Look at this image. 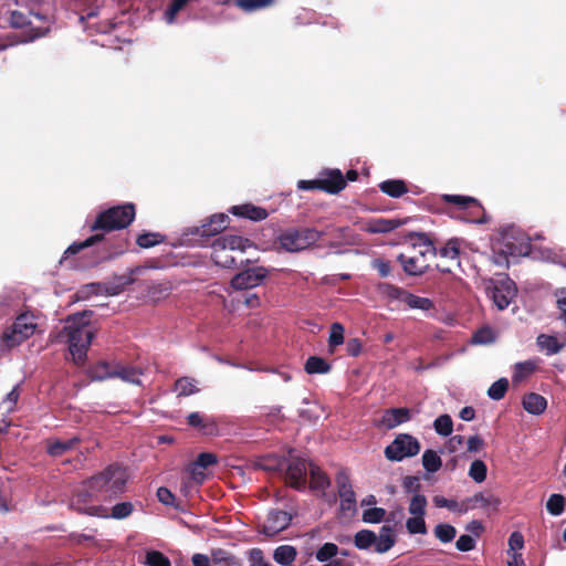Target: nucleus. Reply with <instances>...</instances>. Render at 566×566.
Here are the masks:
<instances>
[{
  "label": "nucleus",
  "instance_id": "nucleus-1",
  "mask_svg": "<svg viewBox=\"0 0 566 566\" xmlns=\"http://www.w3.org/2000/svg\"><path fill=\"white\" fill-rule=\"evenodd\" d=\"M91 315V312H82L70 316L59 334L61 342L69 344L70 354L76 365H82L86 359L88 346L94 337L93 327L90 325Z\"/></svg>",
  "mask_w": 566,
  "mask_h": 566
},
{
  "label": "nucleus",
  "instance_id": "nucleus-2",
  "mask_svg": "<svg viewBox=\"0 0 566 566\" xmlns=\"http://www.w3.org/2000/svg\"><path fill=\"white\" fill-rule=\"evenodd\" d=\"M128 480V470L122 464L112 463L91 476V485L98 501L108 502L125 493Z\"/></svg>",
  "mask_w": 566,
  "mask_h": 566
},
{
  "label": "nucleus",
  "instance_id": "nucleus-3",
  "mask_svg": "<svg viewBox=\"0 0 566 566\" xmlns=\"http://www.w3.org/2000/svg\"><path fill=\"white\" fill-rule=\"evenodd\" d=\"M410 238L415 241L408 252L400 253L397 260L408 275H422L429 269V255H437V248L426 233H412Z\"/></svg>",
  "mask_w": 566,
  "mask_h": 566
},
{
  "label": "nucleus",
  "instance_id": "nucleus-4",
  "mask_svg": "<svg viewBox=\"0 0 566 566\" xmlns=\"http://www.w3.org/2000/svg\"><path fill=\"white\" fill-rule=\"evenodd\" d=\"M252 244L250 239L240 235H222L213 241L211 258L218 266L224 269H235L238 264L247 265L250 263V260L241 258L238 261L235 254H242Z\"/></svg>",
  "mask_w": 566,
  "mask_h": 566
},
{
  "label": "nucleus",
  "instance_id": "nucleus-5",
  "mask_svg": "<svg viewBox=\"0 0 566 566\" xmlns=\"http://www.w3.org/2000/svg\"><path fill=\"white\" fill-rule=\"evenodd\" d=\"M31 14L44 24H35L27 14L19 10L9 11L8 24L13 29L23 30L21 34H14V43H29L45 36L50 32V19L40 13Z\"/></svg>",
  "mask_w": 566,
  "mask_h": 566
},
{
  "label": "nucleus",
  "instance_id": "nucleus-6",
  "mask_svg": "<svg viewBox=\"0 0 566 566\" xmlns=\"http://www.w3.org/2000/svg\"><path fill=\"white\" fill-rule=\"evenodd\" d=\"M136 208L134 203H124L111 207L99 212L91 224V231H114L127 228L135 219Z\"/></svg>",
  "mask_w": 566,
  "mask_h": 566
},
{
  "label": "nucleus",
  "instance_id": "nucleus-7",
  "mask_svg": "<svg viewBox=\"0 0 566 566\" xmlns=\"http://www.w3.org/2000/svg\"><path fill=\"white\" fill-rule=\"evenodd\" d=\"M441 201L452 205L455 209L454 217L473 223H485V210L482 203L474 197L462 195H442Z\"/></svg>",
  "mask_w": 566,
  "mask_h": 566
},
{
  "label": "nucleus",
  "instance_id": "nucleus-8",
  "mask_svg": "<svg viewBox=\"0 0 566 566\" xmlns=\"http://www.w3.org/2000/svg\"><path fill=\"white\" fill-rule=\"evenodd\" d=\"M441 201L452 205L455 209L454 217L473 223H485V210L482 203L474 197L462 195H442Z\"/></svg>",
  "mask_w": 566,
  "mask_h": 566
},
{
  "label": "nucleus",
  "instance_id": "nucleus-9",
  "mask_svg": "<svg viewBox=\"0 0 566 566\" xmlns=\"http://www.w3.org/2000/svg\"><path fill=\"white\" fill-rule=\"evenodd\" d=\"M98 501V496L92 489L91 478L83 481L75 490L70 501V509L90 516H107V509L103 505H91L90 503Z\"/></svg>",
  "mask_w": 566,
  "mask_h": 566
},
{
  "label": "nucleus",
  "instance_id": "nucleus-10",
  "mask_svg": "<svg viewBox=\"0 0 566 566\" xmlns=\"http://www.w3.org/2000/svg\"><path fill=\"white\" fill-rule=\"evenodd\" d=\"M36 329L35 317L30 313L17 316L11 326L4 329L1 340L8 348L19 346L30 338Z\"/></svg>",
  "mask_w": 566,
  "mask_h": 566
},
{
  "label": "nucleus",
  "instance_id": "nucleus-11",
  "mask_svg": "<svg viewBox=\"0 0 566 566\" xmlns=\"http://www.w3.org/2000/svg\"><path fill=\"white\" fill-rule=\"evenodd\" d=\"M322 233L314 228L289 229L280 234L279 243L287 252H298L316 243Z\"/></svg>",
  "mask_w": 566,
  "mask_h": 566
},
{
  "label": "nucleus",
  "instance_id": "nucleus-12",
  "mask_svg": "<svg viewBox=\"0 0 566 566\" xmlns=\"http://www.w3.org/2000/svg\"><path fill=\"white\" fill-rule=\"evenodd\" d=\"M230 218L226 213H214L200 227L187 228L185 235H192L197 244L203 245L206 241L214 235H218L229 226Z\"/></svg>",
  "mask_w": 566,
  "mask_h": 566
},
{
  "label": "nucleus",
  "instance_id": "nucleus-13",
  "mask_svg": "<svg viewBox=\"0 0 566 566\" xmlns=\"http://www.w3.org/2000/svg\"><path fill=\"white\" fill-rule=\"evenodd\" d=\"M420 442L415 437L408 433H400L386 447L385 457L390 461H401L405 458L417 455L420 452Z\"/></svg>",
  "mask_w": 566,
  "mask_h": 566
},
{
  "label": "nucleus",
  "instance_id": "nucleus-14",
  "mask_svg": "<svg viewBox=\"0 0 566 566\" xmlns=\"http://www.w3.org/2000/svg\"><path fill=\"white\" fill-rule=\"evenodd\" d=\"M490 283L488 290L494 304L499 310L506 308L517 292L514 281L507 275H503L500 279L491 280Z\"/></svg>",
  "mask_w": 566,
  "mask_h": 566
},
{
  "label": "nucleus",
  "instance_id": "nucleus-15",
  "mask_svg": "<svg viewBox=\"0 0 566 566\" xmlns=\"http://www.w3.org/2000/svg\"><path fill=\"white\" fill-rule=\"evenodd\" d=\"M382 292L390 298L407 304L410 308L429 311L433 308V302L428 297L415 295L402 287L392 284H382Z\"/></svg>",
  "mask_w": 566,
  "mask_h": 566
},
{
  "label": "nucleus",
  "instance_id": "nucleus-16",
  "mask_svg": "<svg viewBox=\"0 0 566 566\" xmlns=\"http://www.w3.org/2000/svg\"><path fill=\"white\" fill-rule=\"evenodd\" d=\"M269 271L264 266H254L237 273L231 279V286L234 290H250L259 286L268 276Z\"/></svg>",
  "mask_w": 566,
  "mask_h": 566
},
{
  "label": "nucleus",
  "instance_id": "nucleus-17",
  "mask_svg": "<svg viewBox=\"0 0 566 566\" xmlns=\"http://www.w3.org/2000/svg\"><path fill=\"white\" fill-rule=\"evenodd\" d=\"M308 464L303 458H291L286 471L285 481L295 490H303L306 485Z\"/></svg>",
  "mask_w": 566,
  "mask_h": 566
},
{
  "label": "nucleus",
  "instance_id": "nucleus-18",
  "mask_svg": "<svg viewBox=\"0 0 566 566\" xmlns=\"http://www.w3.org/2000/svg\"><path fill=\"white\" fill-rule=\"evenodd\" d=\"M336 485L340 497L342 511L356 510V495L353 490L349 475L345 471H339L336 475Z\"/></svg>",
  "mask_w": 566,
  "mask_h": 566
},
{
  "label": "nucleus",
  "instance_id": "nucleus-19",
  "mask_svg": "<svg viewBox=\"0 0 566 566\" xmlns=\"http://www.w3.org/2000/svg\"><path fill=\"white\" fill-rule=\"evenodd\" d=\"M292 522V515L286 511L272 510L262 527V533L266 536H275L286 530Z\"/></svg>",
  "mask_w": 566,
  "mask_h": 566
},
{
  "label": "nucleus",
  "instance_id": "nucleus-20",
  "mask_svg": "<svg viewBox=\"0 0 566 566\" xmlns=\"http://www.w3.org/2000/svg\"><path fill=\"white\" fill-rule=\"evenodd\" d=\"M321 190L331 195L340 192L347 185L339 169H327L319 177Z\"/></svg>",
  "mask_w": 566,
  "mask_h": 566
},
{
  "label": "nucleus",
  "instance_id": "nucleus-21",
  "mask_svg": "<svg viewBox=\"0 0 566 566\" xmlns=\"http://www.w3.org/2000/svg\"><path fill=\"white\" fill-rule=\"evenodd\" d=\"M411 419V412L408 408H389L385 410L380 423L386 429H394Z\"/></svg>",
  "mask_w": 566,
  "mask_h": 566
},
{
  "label": "nucleus",
  "instance_id": "nucleus-22",
  "mask_svg": "<svg viewBox=\"0 0 566 566\" xmlns=\"http://www.w3.org/2000/svg\"><path fill=\"white\" fill-rule=\"evenodd\" d=\"M233 216L250 219L252 221H262L268 218V211L252 203L233 206L229 210Z\"/></svg>",
  "mask_w": 566,
  "mask_h": 566
},
{
  "label": "nucleus",
  "instance_id": "nucleus-23",
  "mask_svg": "<svg viewBox=\"0 0 566 566\" xmlns=\"http://www.w3.org/2000/svg\"><path fill=\"white\" fill-rule=\"evenodd\" d=\"M500 505V500L493 494H485L483 492L475 493L473 496L465 499V507L463 510H474L478 507L488 509L492 507L493 510H497Z\"/></svg>",
  "mask_w": 566,
  "mask_h": 566
},
{
  "label": "nucleus",
  "instance_id": "nucleus-24",
  "mask_svg": "<svg viewBox=\"0 0 566 566\" xmlns=\"http://www.w3.org/2000/svg\"><path fill=\"white\" fill-rule=\"evenodd\" d=\"M187 422L190 427L197 428L205 436H213L218 431L216 422L200 412L189 413Z\"/></svg>",
  "mask_w": 566,
  "mask_h": 566
},
{
  "label": "nucleus",
  "instance_id": "nucleus-25",
  "mask_svg": "<svg viewBox=\"0 0 566 566\" xmlns=\"http://www.w3.org/2000/svg\"><path fill=\"white\" fill-rule=\"evenodd\" d=\"M541 359L533 358L525 361H518L513 366L512 382L517 385L527 379L538 368Z\"/></svg>",
  "mask_w": 566,
  "mask_h": 566
},
{
  "label": "nucleus",
  "instance_id": "nucleus-26",
  "mask_svg": "<svg viewBox=\"0 0 566 566\" xmlns=\"http://www.w3.org/2000/svg\"><path fill=\"white\" fill-rule=\"evenodd\" d=\"M113 375L114 378H119L125 382L140 385V376L143 375V370L139 367L116 361L115 371H113Z\"/></svg>",
  "mask_w": 566,
  "mask_h": 566
},
{
  "label": "nucleus",
  "instance_id": "nucleus-27",
  "mask_svg": "<svg viewBox=\"0 0 566 566\" xmlns=\"http://www.w3.org/2000/svg\"><path fill=\"white\" fill-rule=\"evenodd\" d=\"M80 442L81 439L77 436L66 440L50 439L46 443V451L52 457H61L67 451L74 449Z\"/></svg>",
  "mask_w": 566,
  "mask_h": 566
},
{
  "label": "nucleus",
  "instance_id": "nucleus-28",
  "mask_svg": "<svg viewBox=\"0 0 566 566\" xmlns=\"http://www.w3.org/2000/svg\"><path fill=\"white\" fill-rule=\"evenodd\" d=\"M396 544L395 528L389 525H384L380 528L379 535L375 543V552L378 554L387 553Z\"/></svg>",
  "mask_w": 566,
  "mask_h": 566
},
{
  "label": "nucleus",
  "instance_id": "nucleus-29",
  "mask_svg": "<svg viewBox=\"0 0 566 566\" xmlns=\"http://www.w3.org/2000/svg\"><path fill=\"white\" fill-rule=\"evenodd\" d=\"M462 243V239L451 238L439 251H437V254H439L441 258L448 259L449 261L453 262L457 266H460V254Z\"/></svg>",
  "mask_w": 566,
  "mask_h": 566
},
{
  "label": "nucleus",
  "instance_id": "nucleus-30",
  "mask_svg": "<svg viewBox=\"0 0 566 566\" xmlns=\"http://www.w3.org/2000/svg\"><path fill=\"white\" fill-rule=\"evenodd\" d=\"M522 405L528 413L542 415L547 407V400L539 394L530 392L523 397Z\"/></svg>",
  "mask_w": 566,
  "mask_h": 566
},
{
  "label": "nucleus",
  "instance_id": "nucleus-31",
  "mask_svg": "<svg viewBox=\"0 0 566 566\" xmlns=\"http://www.w3.org/2000/svg\"><path fill=\"white\" fill-rule=\"evenodd\" d=\"M310 488L312 490L325 491L331 485L326 473L316 464L308 463Z\"/></svg>",
  "mask_w": 566,
  "mask_h": 566
},
{
  "label": "nucleus",
  "instance_id": "nucleus-32",
  "mask_svg": "<svg viewBox=\"0 0 566 566\" xmlns=\"http://www.w3.org/2000/svg\"><path fill=\"white\" fill-rule=\"evenodd\" d=\"M403 224L399 219H373L367 223L366 231L369 233H387Z\"/></svg>",
  "mask_w": 566,
  "mask_h": 566
},
{
  "label": "nucleus",
  "instance_id": "nucleus-33",
  "mask_svg": "<svg viewBox=\"0 0 566 566\" xmlns=\"http://www.w3.org/2000/svg\"><path fill=\"white\" fill-rule=\"evenodd\" d=\"M211 562L214 566H242L240 557L223 548L211 551Z\"/></svg>",
  "mask_w": 566,
  "mask_h": 566
},
{
  "label": "nucleus",
  "instance_id": "nucleus-34",
  "mask_svg": "<svg viewBox=\"0 0 566 566\" xmlns=\"http://www.w3.org/2000/svg\"><path fill=\"white\" fill-rule=\"evenodd\" d=\"M116 361L99 360L88 370V375L93 380H105L114 378L113 371H115Z\"/></svg>",
  "mask_w": 566,
  "mask_h": 566
},
{
  "label": "nucleus",
  "instance_id": "nucleus-35",
  "mask_svg": "<svg viewBox=\"0 0 566 566\" xmlns=\"http://www.w3.org/2000/svg\"><path fill=\"white\" fill-rule=\"evenodd\" d=\"M381 192L391 198H400L408 192L407 184L401 179H388L379 184Z\"/></svg>",
  "mask_w": 566,
  "mask_h": 566
},
{
  "label": "nucleus",
  "instance_id": "nucleus-36",
  "mask_svg": "<svg viewBox=\"0 0 566 566\" xmlns=\"http://www.w3.org/2000/svg\"><path fill=\"white\" fill-rule=\"evenodd\" d=\"M536 344L541 349L546 350L547 356L559 353L565 346L555 336L547 334H539L536 338Z\"/></svg>",
  "mask_w": 566,
  "mask_h": 566
},
{
  "label": "nucleus",
  "instance_id": "nucleus-37",
  "mask_svg": "<svg viewBox=\"0 0 566 566\" xmlns=\"http://www.w3.org/2000/svg\"><path fill=\"white\" fill-rule=\"evenodd\" d=\"M304 369L307 374H327L332 369L331 364L322 357L310 356L304 365Z\"/></svg>",
  "mask_w": 566,
  "mask_h": 566
},
{
  "label": "nucleus",
  "instance_id": "nucleus-38",
  "mask_svg": "<svg viewBox=\"0 0 566 566\" xmlns=\"http://www.w3.org/2000/svg\"><path fill=\"white\" fill-rule=\"evenodd\" d=\"M297 552L294 546L291 545H281L275 548L273 553V559L280 565H290L296 558Z\"/></svg>",
  "mask_w": 566,
  "mask_h": 566
},
{
  "label": "nucleus",
  "instance_id": "nucleus-39",
  "mask_svg": "<svg viewBox=\"0 0 566 566\" xmlns=\"http://www.w3.org/2000/svg\"><path fill=\"white\" fill-rule=\"evenodd\" d=\"M105 239V235L103 233H96L87 238L86 240L82 242H74L72 243L65 251H64V258H69L70 255L77 254L82 250L90 248Z\"/></svg>",
  "mask_w": 566,
  "mask_h": 566
},
{
  "label": "nucleus",
  "instance_id": "nucleus-40",
  "mask_svg": "<svg viewBox=\"0 0 566 566\" xmlns=\"http://www.w3.org/2000/svg\"><path fill=\"white\" fill-rule=\"evenodd\" d=\"M377 541V535L370 530H360L354 536V545L361 551L369 549Z\"/></svg>",
  "mask_w": 566,
  "mask_h": 566
},
{
  "label": "nucleus",
  "instance_id": "nucleus-41",
  "mask_svg": "<svg viewBox=\"0 0 566 566\" xmlns=\"http://www.w3.org/2000/svg\"><path fill=\"white\" fill-rule=\"evenodd\" d=\"M165 241V235L158 232H144L139 234L136 239V243L138 247L143 249H149L155 245H158Z\"/></svg>",
  "mask_w": 566,
  "mask_h": 566
},
{
  "label": "nucleus",
  "instance_id": "nucleus-42",
  "mask_svg": "<svg viewBox=\"0 0 566 566\" xmlns=\"http://www.w3.org/2000/svg\"><path fill=\"white\" fill-rule=\"evenodd\" d=\"M422 465L426 471L436 473L440 470L442 461L436 451L428 449L422 454Z\"/></svg>",
  "mask_w": 566,
  "mask_h": 566
},
{
  "label": "nucleus",
  "instance_id": "nucleus-43",
  "mask_svg": "<svg viewBox=\"0 0 566 566\" xmlns=\"http://www.w3.org/2000/svg\"><path fill=\"white\" fill-rule=\"evenodd\" d=\"M238 8L245 12H253L275 4V0H237Z\"/></svg>",
  "mask_w": 566,
  "mask_h": 566
},
{
  "label": "nucleus",
  "instance_id": "nucleus-44",
  "mask_svg": "<svg viewBox=\"0 0 566 566\" xmlns=\"http://www.w3.org/2000/svg\"><path fill=\"white\" fill-rule=\"evenodd\" d=\"M427 504H428V501L423 494H421V493L415 494L410 499L408 511L411 515L424 516Z\"/></svg>",
  "mask_w": 566,
  "mask_h": 566
},
{
  "label": "nucleus",
  "instance_id": "nucleus-45",
  "mask_svg": "<svg viewBox=\"0 0 566 566\" xmlns=\"http://www.w3.org/2000/svg\"><path fill=\"white\" fill-rule=\"evenodd\" d=\"M175 388L178 391V396H190L198 391L196 380L190 377H181L176 380Z\"/></svg>",
  "mask_w": 566,
  "mask_h": 566
},
{
  "label": "nucleus",
  "instance_id": "nucleus-46",
  "mask_svg": "<svg viewBox=\"0 0 566 566\" xmlns=\"http://www.w3.org/2000/svg\"><path fill=\"white\" fill-rule=\"evenodd\" d=\"M434 536L442 543H450L457 535V530L451 524H438L433 530Z\"/></svg>",
  "mask_w": 566,
  "mask_h": 566
},
{
  "label": "nucleus",
  "instance_id": "nucleus-47",
  "mask_svg": "<svg viewBox=\"0 0 566 566\" xmlns=\"http://www.w3.org/2000/svg\"><path fill=\"white\" fill-rule=\"evenodd\" d=\"M434 430L438 434L447 437L453 430V422L449 415L444 413L439 416L433 422Z\"/></svg>",
  "mask_w": 566,
  "mask_h": 566
},
{
  "label": "nucleus",
  "instance_id": "nucleus-48",
  "mask_svg": "<svg viewBox=\"0 0 566 566\" xmlns=\"http://www.w3.org/2000/svg\"><path fill=\"white\" fill-rule=\"evenodd\" d=\"M509 389V380L506 378H500L494 381L488 389V396L493 400H501Z\"/></svg>",
  "mask_w": 566,
  "mask_h": 566
},
{
  "label": "nucleus",
  "instance_id": "nucleus-49",
  "mask_svg": "<svg viewBox=\"0 0 566 566\" xmlns=\"http://www.w3.org/2000/svg\"><path fill=\"white\" fill-rule=\"evenodd\" d=\"M134 511V505L132 502H119L116 503L112 507L111 514L107 513L106 517H112L114 520H123L128 517Z\"/></svg>",
  "mask_w": 566,
  "mask_h": 566
},
{
  "label": "nucleus",
  "instance_id": "nucleus-50",
  "mask_svg": "<svg viewBox=\"0 0 566 566\" xmlns=\"http://www.w3.org/2000/svg\"><path fill=\"white\" fill-rule=\"evenodd\" d=\"M488 468L482 460H474L469 470V476L476 483H481L486 479Z\"/></svg>",
  "mask_w": 566,
  "mask_h": 566
},
{
  "label": "nucleus",
  "instance_id": "nucleus-51",
  "mask_svg": "<svg viewBox=\"0 0 566 566\" xmlns=\"http://www.w3.org/2000/svg\"><path fill=\"white\" fill-rule=\"evenodd\" d=\"M565 497L562 494H552L546 503V509L549 514L558 516L564 512Z\"/></svg>",
  "mask_w": 566,
  "mask_h": 566
},
{
  "label": "nucleus",
  "instance_id": "nucleus-52",
  "mask_svg": "<svg viewBox=\"0 0 566 566\" xmlns=\"http://www.w3.org/2000/svg\"><path fill=\"white\" fill-rule=\"evenodd\" d=\"M406 528L410 534H426L427 525L424 516H412L406 521Z\"/></svg>",
  "mask_w": 566,
  "mask_h": 566
},
{
  "label": "nucleus",
  "instance_id": "nucleus-53",
  "mask_svg": "<svg viewBox=\"0 0 566 566\" xmlns=\"http://www.w3.org/2000/svg\"><path fill=\"white\" fill-rule=\"evenodd\" d=\"M344 343V326L340 323H333L329 331L328 346L333 350Z\"/></svg>",
  "mask_w": 566,
  "mask_h": 566
},
{
  "label": "nucleus",
  "instance_id": "nucleus-54",
  "mask_svg": "<svg viewBox=\"0 0 566 566\" xmlns=\"http://www.w3.org/2000/svg\"><path fill=\"white\" fill-rule=\"evenodd\" d=\"M338 554V546L334 543H325L316 552V559L318 562H327Z\"/></svg>",
  "mask_w": 566,
  "mask_h": 566
},
{
  "label": "nucleus",
  "instance_id": "nucleus-55",
  "mask_svg": "<svg viewBox=\"0 0 566 566\" xmlns=\"http://www.w3.org/2000/svg\"><path fill=\"white\" fill-rule=\"evenodd\" d=\"M147 566H171L169 558L158 551H150L146 554Z\"/></svg>",
  "mask_w": 566,
  "mask_h": 566
},
{
  "label": "nucleus",
  "instance_id": "nucleus-56",
  "mask_svg": "<svg viewBox=\"0 0 566 566\" xmlns=\"http://www.w3.org/2000/svg\"><path fill=\"white\" fill-rule=\"evenodd\" d=\"M386 510L382 507H371L365 510L363 513V521L365 523H379L385 518Z\"/></svg>",
  "mask_w": 566,
  "mask_h": 566
},
{
  "label": "nucleus",
  "instance_id": "nucleus-57",
  "mask_svg": "<svg viewBox=\"0 0 566 566\" xmlns=\"http://www.w3.org/2000/svg\"><path fill=\"white\" fill-rule=\"evenodd\" d=\"M250 565L249 566H272L264 557L261 548H251L247 552Z\"/></svg>",
  "mask_w": 566,
  "mask_h": 566
},
{
  "label": "nucleus",
  "instance_id": "nucleus-58",
  "mask_svg": "<svg viewBox=\"0 0 566 566\" xmlns=\"http://www.w3.org/2000/svg\"><path fill=\"white\" fill-rule=\"evenodd\" d=\"M189 1L190 0H171L170 4L165 11L167 22H174L177 13L181 11L189 3Z\"/></svg>",
  "mask_w": 566,
  "mask_h": 566
},
{
  "label": "nucleus",
  "instance_id": "nucleus-59",
  "mask_svg": "<svg viewBox=\"0 0 566 566\" xmlns=\"http://www.w3.org/2000/svg\"><path fill=\"white\" fill-rule=\"evenodd\" d=\"M19 396L20 392L18 386H15L10 392L7 394L6 398L0 403V410H4L6 412L12 411L19 400Z\"/></svg>",
  "mask_w": 566,
  "mask_h": 566
},
{
  "label": "nucleus",
  "instance_id": "nucleus-60",
  "mask_svg": "<svg viewBox=\"0 0 566 566\" xmlns=\"http://www.w3.org/2000/svg\"><path fill=\"white\" fill-rule=\"evenodd\" d=\"M505 247H506L505 251L499 252L496 254L495 263L499 264V265L507 266L509 265L507 254L512 255V256H515V255L520 254L522 252V250L520 249L518 251H516L515 247L513 244H510V243H505Z\"/></svg>",
  "mask_w": 566,
  "mask_h": 566
},
{
  "label": "nucleus",
  "instance_id": "nucleus-61",
  "mask_svg": "<svg viewBox=\"0 0 566 566\" xmlns=\"http://www.w3.org/2000/svg\"><path fill=\"white\" fill-rule=\"evenodd\" d=\"M402 486L407 493L418 494L421 490L419 478L413 475H407L402 481Z\"/></svg>",
  "mask_w": 566,
  "mask_h": 566
},
{
  "label": "nucleus",
  "instance_id": "nucleus-62",
  "mask_svg": "<svg viewBox=\"0 0 566 566\" xmlns=\"http://www.w3.org/2000/svg\"><path fill=\"white\" fill-rule=\"evenodd\" d=\"M373 269L378 271V274L380 277H387L390 275L391 272V265L390 262L385 259H375L371 262Z\"/></svg>",
  "mask_w": 566,
  "mask_h": 566
},
{
  "label": "nucleus",
  "instance_id": "nucleus-63",
  "mask_svg": "<svg viewBox=\"0 0 566 566\" xmlns=\"http://www.w3.org/2000/svg\"><path fill=\"white\" fill-rule=\"evenodd\" d=\"M524 547V537L521 532H513L509 537V549L507 554L512 552H517Z\"/></svg>",
  "mask_w": 566,
  "mask_h": 566
},
{
  "label": "nucleus",
  "instance_id": "nucleus-64",
  "mask_svg": "<svg viewBox=\"0 0 566 566\" xmlns=\"http://www.w3.org/2000/svg\"><path fill=\"white\" fill-rule=\"evenodd\" d=\"M455 547L460 552H470L475 548V539L471 535H461L455 542Z\"/></svg>",
  "mask_w": 566,
  "mask_h": 566
}]
</instances>
